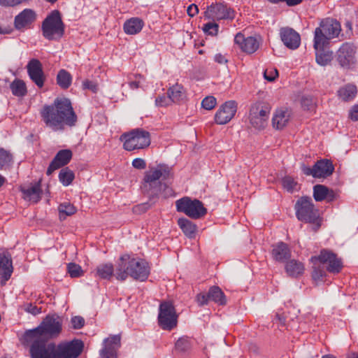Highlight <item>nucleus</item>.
I'll return each mask as SVG.
<instances>
[{"label":"nucleus","mask_w":358,"mask_h":358,"mask_svg":"<svg viewBox=\"0 0 358 358\" xmlns=\"http://www.w3.org/2000/svg\"><path fill=\"white\" fill-rule=\"evenodd\" d=\"M341 31V25L338 21L330 17L323 19L315 29L313 41H315V46L329 44V41L338 37Z\"/></svg>","instance_id":"423d86ee"},{"label":"nucleus","mask_w":358,"mask_h":358,"mask_svg":"<svg viewBox=\"0 0 358 358\" xmlns=\"http://www.w3.org/2000/svg\"><path fill=\"white\" fill-rule=\"evenodd\" d=\"M280 38L283 44L289 49L295 50L301 43L300 35L289 27H283L280 30Z\"/></svg>","instance_id":"412c9836"},{"label":"nucleus","mask_w":358,"mask_h":358,"mask_svg":"<svg viewBox=\"0 0 358 358\" xmlns=\"http://www.w3.org/2000/svg\"><path fill=\"white\" fill-rule=\"evenodd\" d=\"M40 115L45 125L53 131L73 127L78 122V116L71 101L66 97H58L52 104L44 105Z\"/></svg>","instance_id":"f257e3e1"},{"label":"nucleus","mask_w":358,"mask_h":358,"mask_svg":"<svg viewBox=\"0 0 358 358\" xmlns=\"http://www.w3.org/2000/svg\"><path fill=\"white\" fill-rule=\"evenodd\" d=\"M302 107L307 110H313L315 107L314 102L310 97H303L301 99Z\"/></svg>","instance_id":"4d7b16f0"},{"label":"nucleus","mask_w":358,"mask_h":358,"mask_svg":"<svg viewBox=\"0 0 358 358\" xmlns=\"http://www.w3.org/2000/svg\"><path fill=\"white\" fill-rule=\"evenodd\" d=\"M134 78H135L134 80H130L128 83L129 87L131 90H136V89L139 88L142 81L144 80V78L140 74L135 75Z\"/></svg>","instance_id":"5fc2aeb1"},{"label":"nucleus","mask_w":358,"mask_h":358,"mask_svg":"<svg viewBox=\"0 0 358 358\" xmlns=\"http://www.w3.org/2000/svg\"><path fill=\"white\" fill-rule=\"evenodd\" d=\"M217 104L216 99L213 96L204 98L201 102L202 107L206 110H212Z\"/></svg>","instance_id":"8fccbe9b"},{"label":"nucleus","mask_w":358,"mask_h":358,"mask_svg":"<svg viewBox=\"0 0 358 358\" xmlns=\"http://www.w3.org/2000/svg\"><path fill=\"white\" fill-rule=\"evenodd\" d=\"M150 266L143 259L124 255L120 258L116 268V278L125 280L128 276L135 280L145 281L150 275Z\"/></svg>","instance_id":"f03ea898"},{"label":"nucleus","mask_w":358,"mask_h":358,"mask_svg":"<svg viewBox=\"0 0 358 358\" xmlns=\"http://www.w3.org/2000/svg\"><path fill=\"white\" fill-rule=\"evenodd\" d=\"M172 101L169 95L165 96L164 94L159 96L155 99V105L157 107H166L170 106Z\"/></svg>","instance_id":"3c124183"},{"label":"nucleus","mask_w":358,"mask_h":358,"mask_svg":"<svg viewBox=\"0 0 358 358\" xmlns=\"http://www.w3.org/2000/svg\"><path fill=\"white\" fill-rule=\"evenodd\" d=\"M311 262H319L322 265L326 266V270L331 273H338L343 268V262L341 258L333 251L328 249H322L318 255L310 258Z\"/></svg>","instance_id":"f8f14e48"},{"label":"nucleus","mask_w":358,"mask_h":358,"mask_svg":"<svg viewBox=\"0 0 358 358\" xmlns=\"http://www.w3.org/2000/svg\"><path fill=\"white\" fill-rule=\"evenodd\" d=\"M357 47L352 43L345 42L336 52V60L339 65L345 69H350L357 64Z\"/></svg>","instance_id":"2eb2a0df"},{"label":"nucleus","mask_w":358,"mask_h":358,"mask_svg":"<svg viewBox=\"0 0 358 358\" xmlns=\"http://www.w3.org/2000/svg\"><path fill=\"white\" fill-rule=\"evenodd\" d=\"M170 173L169 167L164 164L150 167L145 172L141 189L143 193L148 195L150 201L158 197L162 187L160 180L168 179Z\"/></svg>","instance_id":"7ed1b4c3"},{"label":"nucleus","mask_w":358,"mask_h":358,"mask_svg":"<svg viewBox=\"0 0 358 358\" xmlns=\"http://www.w3.org/2000/svg\"><path fill=\"white\" fill-rule=\"evenodd\" d=\"M13 95L16 96H24L27 94L25 83L19 79H15L10 85Z\"/></svg>","instance_id":"4c0bfd02"},{"label":"nucleus","mask_w":358,"mask_h":358,"mask_svg":"<svg viewBox=\"0 0 358 358\" xmlns=\"http://www.w3.org/2000/svg\"><path fill=\"white\" fill-rule=\"evenodd\" d=\"M285 268L287 275L292 278H297L301 275L305 269L303 264L296 259L288 261L285 264Z\"/></svg>","instance_id":"473e14b6"},{"label":"nucleus","mask_w":358,"mask_h":358,"mask_svg":"<svg viewBox=\"0 0 358 358\" xmlns=\"http://www.w3.org/2000/svg\"><path fill=\"white\" fill-rule=\"evenodd\" d=\"M234 43L242 52L252 54L259 49L261 37L257 35L245 37L243 34L238 32L234 37Z\"/></svg>","instance_id":"dca6fc26"},{"label":"nucleus","mask_w":358,"mask_h":358,"mask_svg":"<svg viewBox=\"0 0 358 358\" xmlns=\"http://www.w3.org/2000/svg\"><path fill=\"white\" fill-rule=\"evenodd\" d=\"M67 271L71 278H78L83 275L81 266L76 263L68 264Z\"/></svg>","instance_id":"a18cd8bd"},{"label":"nucleus","mask_w":358,"mask_h":358,"mask_svg":"<svg viewBox=\"0 0 358 358\" xmlns=\"http://www.w3.org/2000/svg\"><path fill=\"white\" fill-rule=\"evenodd\" d=\"M190 347L191 345L189 339L184 337L179 338L175 344L176 350L181 352L187 351Z\"/></svg>","instance_id":"49530a36"},{"label":"nucleus","mask_w":358,"mask_h":358,"mask_svg":"<svg viewBox=\"0 0 358 358\" xmlns=\"http://www.w3.org/2000/svg\"><path fill=\"white\" fill-rule=\"evenodd\" d=\"M270 112L271 107L268 103L264 102L254 103L249 113L250 124L257 129H264L267 124Z\"/></svg>","instance_id":"9b49d317"},{"label":"nucleus","mask_w":358,"mask_h":358,"mask_svg":"<svg viewBox=\"0 0 358 358\" xmlns=\"http://www.w3.org/2000/svg\"><path fill=\"white\" fill-rule=\"evenodd\" d=\"M289 118V113L286 110H278L275 112L272 119V123L277 129H282L288 122Z\"/></svg>","instance_id":"f704fd0d"},{"label":"nucleus","mask_w":358,"mask_h":358,"mask_svg":"<svg viewBox=\"0 0 358 358\" xmlns=\"http://www.w3.org/2000/svg\"><path fill=\"white\" fill-rule=\"evenodd\" d=\"M357 94V86L348 83L339 88L337 92L338 96L343 101H350L355 99Z\"/></svg>","instance_id":"7c9ffc66"},{"label":"nucleus","mask_w":358,"mask_h":358,"mask_svg":"<svg viewBox=\"0 0 358 358\" xmlns=\"http://www.w3.org/2000/svg\"><path fill=\"white\" fill-rule=\"evenodd\" d=\"M313 197L316 201H322L326 199L332 201L335 198V194L324 185H316L313 187Z\"/></svg>","instance_id":"cd10ccee"},{"label":"nucleus","mask_w":358,"mask_h":358,"mask_svg":"<svg viewBox=\"0 0 358 358\" xmlns=\"http://www.w3.org/2000/svg\"><path fill=\"white\" fill-rule=\"evenodd\" d=\"M296 216L300 221L312 224V230L317 231L321 226L322 220L319 211L315 208L312 199L308 196L300 198L295 204Z\"/></svg>","instance_id":"39448f33"},{"label":"nucleus","mask_w":358,"mask_h":358,"mask_svg":"<svg viewBox=\"0 0 358 358\" xmlns=\"http://www.w3.org/2000/svg\"><path fill=\"white\" fill-rule=\"evenodd\" d=\"M132 166L137 169H144L146 167V163L141 158H136L132 161Z\"/></svg>","instance_id":"052dcab7"},{"label":"nucleus","mask_w":358,"mask_h":358,"mask_svg":"<svg viewBox=\"0 0 358 358\" xmlns=\"http://www.w3.org/2000/svg\"><path fill=\"white\" fill-rule=\"evenodd\" d=\"M72 83V76L65 69H61L57 76V83L62 89H68Z\"/></svg>","instance_id":"e433bc0d"},{"label":"nucleus","mask_w":358,"mask_h":358,"mask_svg":"<svg viewBox=\"0 0 358 358\" xmlns=\"http://www.w3.org/2000/svg\"><path fill=\"white\" fill-rule=\"evenodd\" d=\"M13 272L11 255L8 252L0 254L1 285L4 286Z\"/></svg>","instance_id":"4be33fe9"},{"label":"nucleus","mask_w":358,"mask_h":358,"mask_svg":"<svg viewBox=\"0 0 358 358\" xmlns=\"http://www.w3.org/2000/svg\"><path fill=\"white\" fill-rule=\"evenodd\" d=\"M350 117L353 121H358V104L354 106L350 111Z\"/></svg>","instance_id":"69168bd1"},{"label":"nucleus","mask_w":358,"mask_h":358,"mask_svg":"<svg viewBox=\"0 0 358 358\" xmlns=\"http://www.w3.org/2000/svg\"><path fill=\"white\" fill-rule=\"evenodd\" d=\"M283 187L289 192H293L298 185L297 182L291 176H285L282 180Z\"/></svg>","instance_id":"c03bdc74"},{"label":"nucleus","mask_w":358,"mask_h":358,"mask_svg":"<svg viewBox=\"0 0 358 358\" xmlns=\"http://www.w3.org/2000/svg\"><path fill=\"white\" fill-rule=\"evenodd\" d=\"M208 298L210 301H214L219 305H225L227 303L224 294L217 286H213L209 289Z\"/></svg>","instance_id":"c9c22d12"},{"label":"nucleus","mask_w":358,"mask_h":358,"mask_svg":"<svg viewBox=\"0 0 358 358\" xmlns=\"http://www.w3.org/2000/svg\"><path fill=\"white\" fill-rule=\"evenodd\" d=\"M13 162V155L3 148H0V170L6 166H10Z\"/></svg>","instance_id":"37998d69"},{"label":"nucleus","mask_w":358,"mask_h":358,"mask_svg":"<svg viewBox=\"0 0 358 358\" xmlns=\"http://www.w3.org/2000/svg\"><path fill=\"white\" fill-rule=\"evenodd\" d=\"M237 103L235 101H228L219 108L215 115V121L217 124L228 123L235 115Z\"/></svg>","instance_id":"aec40b11"},{"label":"nucleus","mask_w":358,"mask_h":358,"mask_svg":"<svg viewBox=\"0 0 358 358\" xmlns=\"http://www.w3.org/2000/svg\"><path fill=\"white\" fill-rule=\"evenodd\" d=\"M272 255L275 260L282 262L290 257L291 252L288 245L280 242L273 248Z\"/></svg>","instance_id":"2f4dec72"},{"label":"nucleus","mask_w":358,"mask_h":358,"mask_svg":"<svg viewBox=\"0 0 358 358\" xmlns=\"http://www.w3.org/2000/svg\"><path fill=\"white\" fill-rule=\"evenodd\" d=\"M82 341L73 340L71 342L57 345V358H77L83 350Z\"/></svg>","instance_id":"f3484780"},{"label":"nucleus","mask_w":358,"mask_h":358,"mask_svg":"<svg viewBox=\"0 0 358 358\" xmlns=\"http://www.w3.org/2000/svg\"><path fill=\"white\" fill-rule=\"evenodd\" d=\"M313 264V271L312 278L315 282L322 281L326 276V271L323 266L319 262H312Z\"/></svg>","instance_id":"58836bf2"},{"label":"nucleus","mask_w":358,"mask_h":358,"mask_svg":"<svg viewBox=\"0 0 358 358\" xmlns=\"http://www.w3.org/2000/svg\"><path fill=\"white\" fill-rule=\"evenodd\" d=\"M172 103H180L186 99V92L184 87L178 83L170 87L167 90Z\"/></svg>","instance_id":"c85d7f7f"},{"label":"nucleus","mask_w":358,"mask_h":358,"mask_svg":"<svg viewBox=\"0 0 358 358\" xmlns=\"http://www.w3.org/2000/svg\"><path fill=\"white\" fill-rule=\"evenodd\" d=\"M303 173L306 176H312L314 178L315 165L310 168L304 164L301 166Z\"/></svg>","instance_id":"338daca9"},{"label":"nucleus","mask_w":358,"mask_h":358,"mask_svg":"<svg viewBox=\"0 0 358 358\" xmlns=\"http://www.w3.org/2000/svg\"><path fill=\"white\" fill-rule=\"evenodd\" d=\"M214 60L220 64H225L227 62V59L222 54H216L214 57Z\"/></svg>","instance_id":"774afa93"},{"label":"nucleus","mask_w":358,"mask_h":358,"mask_svg":"<svg viewBox=\"0 0 358 358\" xmlns=\"http://www.w3.org/2000/svg\"><path fill=\"white\" fill-rule=\"evenodd\" d=\"M26 69L31 81L38 87H43L45 80V76L41 62L38 59H31L27 64Z\"/></svg>","instance_id":"6ab92c4d"},{"label":"nucleus","mask_w":358,"mask_h":358,"mask_svg":"<svg viewBox=\"0 0 358 358\" xmlns=\"http://www.w3.org/2000/svg\"><path fill=\"white\" fill-rule=\"evenodd\" d=\"M286 320L282 315L277 314L274 319V322L278 324V327H285L286 325Z\"/></svg>","instance_id":"0e129e2a"},{"label":"nucleus","mask_w":358,"mask_h":358,"mask_svg":"<svg viewBox=\"0 0 358 358\" xmlns=\"http://www.w3.org/2000/svg\"><path fill=\"white\" fill-rule=\"evenodd\" d=\"M21 191L25 199H28L34 203H37L41 199L42 191L40 182L27 188H22Z\"/></svg>","instance_id":"c756f323"},{"label":"nucleus","mask_w":358,"mask_h":358,"mask_svg":"<svg viewBox=\"0 0 358 358\" xmlns=\"http://www.w3.org/2000/svg\"><path fill=\"white\" fill-rule=\"evenodd\" d=\"M43 36L49 41L59 40L64 34V24L59 10H55L42 23Z\"/></svg>","instance_id":"0eeeda50"},{"label":"nucleus","mask_w":358,"mask_h":358,"mask_svg":"<svg viewBox=\"0 0 358 358\" xmlns=\"http://www.w3.org/2000/svg\"><path fill=\"white\" fill-rule=\"evenodd\" d=\"M187 13L189 17H194L199 13L198 6L192 3L187 7Z\"/></svg>","instance_id":"e2e57ef3"},{"label":"nucleus","mask_w":358,"mask_h":358,"mask_svg":"<svg viewBox=\"0 0 358 358\" xmlns=\"http://www.w3.org/2000/svg\"><path fill=\"white\" fill-rule=\"evenodd\" d=\"M71 326L75 329H81L85 324V320L81 316H74L71 320Z\"/></svg>","instance_id":"864d4df0"},{"label":"nucleus","mask_w":358,"mask_h":358,"mask_svg":"<svg viewBox=\"0 0 358 358\" xmlns=\"http://www.w3.org/2000/svg\"><path fill=\"white\" fill-rule=\"evenodd\" d=\"M62 330V320L57 315H47L35 329H29L24 334L25 340H48L57 338Z\"/></svg>","instance_id":"20e7f679"},{"label":"nucleus","mask_w":358,"mask_h":358,"mask_svg":"<svg viewBox=\"0 0 358 358\" xmlns=\"http://www.w3.org/2000/svg\"><path fill=\"white\" fill-rule=\"evenodd\" d=\"M120 141H123V148L127 151L143 149L150 144V136L148 131L143 129H134L129 133L121 135Z\"/></svg>","instance_id":"6e6552de"},{"label":"nucleus","mask_w":358,"mask_h":358,"mask_svg":"<svg viewBox=\"0 0 358 358\" xmlns=\"http://www.w3.org/2000/svg\"><path fill=\"white\" fill-rule=\"evenodd\" d=\"M209 301L208 292L207 294L200 293L196 296V302L200 306L208 304Z\"/></svg>","instance_id":"bf43d9fd"},{"label":"nucleus","mask_w":358,"mask_h":358,"mask_svg":"<svg viewBox=\"0 0 358 358\" xmlns=\"http://www.w3.org/2000/svg\"><path fill=\"white\" fill-rule=\"evenodd\" d=\"M176 206L178 212L183 213L193 219H199L207 213L201 201L196 199H191L187 196L177 200Z\"/></svg>","instance_id":"9d476101"},{"label":"nucleus","mask_w":358,"mask_h":358,"mask_svg":"<svg viewBox=\"0 0 358 358\" xmlns=\"http://www.w3.org/2000/svg\"><path fill=\"white\" fill-rule=\"evenodd\" d=\"M204 17L213 21L231 20L235 17V12L227 3L216 2L207 6L206 10L204 12Z\"/></svg>","instance_id":"4468645a"},{"label":"nucleus","mask_w":358,"mask_h":358,"mask_svg":"<svg viewBox=\"0 0 358 358\" xmlns=\"http://www.w3.org/2000/svg\"><path fill=\"white\" fill-rule=\"evenodd\" d=\"M74 178V173L68 167L62 169L59 173V180L64 186L69 185Z\"/></svg>","instance_id":"a19ab883"},{"label":"nucleus","mask_w":358,"mask_h":358,"mask_svg":"<svg viewBox=\"0 0 358 358\" xmlns=\"http://www.w3.org/2000/svg\"><path fill=\"white\" fill-rule=\"evenodd\" d=\"M60 219H65L66 216H70L76 213V207L70 203H61L58 207Z\"/></svg>","instance_id":"79ce46f5"},{"label":"nucleus","mask_w":358,"mask_h":358,"mask_svg":"<svg viewBox=\"0 0 358 358\" xmlns=\"http://www.w3.org/2000/svg\"><path fill=\"white\" fill-rule=\"evenodd\" d=\"M36 14L30 8H25L15 17L14 25L16 29L22 30L30 27L36 20Z\"/></svg>","instance_id":"5701e85b"},{"label":"nucleus","mask_w":358,"mask_h":358,"mask_svg":"<svg viewBox=\"0 0 358 358\" xmlns=\"http://www.w3.org/2000/svg\"><path fill=\"white\" fill-rule=\"evenodd\" d=\"M270 3L277 4L280 2H285L288 6H295L300 4L303 0H268Z\"/></svg>","instance_id":"13d9d810"},{"label":"nucleus","mask_w":358,"mask_h":358,"mask_svg":"<svg viewBox=\"0 0 358 358\" xmlns=\"http://www.w3.org/2000/svg\"><path fill=\"white\" fill-rule=\"evenodd\" d=\"M329 44L320 45V47L315 46V41H313V47L315 50L316 62L321 66H326L333 59V52L327 49Z\"/></svg>","instance_id":"a878e982"},{"label":"nucleus","mask_w":358,"mask_h":358,"mask_svg":"<svg viewBox=\"0 0 358 358\" xmlns=\"http://www.w3.org/2000/svg\"><path fill=\"white\" fill-rule=\"evenodd\" d=\"M114 268L112 264L99 265L96 268V274L103 279H109L113 274Z\"/></svg>","instance_id":"ea45409f"},{"label":"nucleus","mask_w":358,"mask_h":358,"mask_svg":"<svg viewBox=\"0 0 358 358\" xmlns=\"http://www.w3.org/2000/svg\"><path fill=\"white\" fill-rule=\"evenodd\" d=\"M83 86L84 89H88L92 90L93 92H96L97 91V85L93 81L86 80L83 83Z\"/></svg>","instance_id":"680f3d73"},{"label":"nucleus","mask_w":358,"mask_h":358,"mask_svg":"<svg viewBox=\"0 0 358 358\" xmlns=\"http://www.w3.org/2000/svg\"><path fill=\"white\" fill-rule=\"evenodd\" d=\"M278 76V72L275 69H266L264 73V77L268 81H273Z\"/></svg>","instance_id":"6e6d98bb"},{"label":"nucleus","mask_w":358,"mask_h":358,"mask_svg":"<svg viewBox=\"0 0 358 358\" xmlns=\"http://www.w3.org/2000/svg\"><path fill=\"white\" fill-rule=\"evenodd\" d=\"M334 171L332 162L329 159H321L315 164V178H326L330 176Z\"/></svg>","instance_id":"393cba45"},{"label":"nucleus","mask_w":358,"mask_h":358,"mask_svg":"<svg viewBox=\"0 0 358 358\" xmlns=\"http://www.w3.org/2000/svg\"><path fill=\"white\" fill-rule=\"evenodd\" d=\"M21 308L25 312L34 316L39 315L42 312L41 308H38L31 303H24Z\"/></svg>","instance_id":"09e8293b"},{"label":"nucleus","mask_w":358,"mask_h":358,"mask_svg":"<svg viewBox=\"0 0 358 358\" xmlns=\"http://www.w3.org/2000/svg\"><path fill=\"white\" fill-rule=\"evenodd\" d=\"M72 157V152L70 150H59L47 169V175L50 176L55 170L66 165Z\"/></svg>","instance_id":"b1692460"},{"label":"nucleus","mask_w":358,"mask_h":358,"mask_svg":"<svg viewBox=\"0 0 358 358\" xmlns=\"http://www.w3.org/2000/svg\"><path fill=\"white\" fill-rule=\"evenodd\" d=\"M144 22L141 18L131 17L124 22L123 29L127 34L135 35L142 30Z\"/></svg>","instance_id":"bb28decb"},{"label":"nucleus","mask_w":358,"mask_h":358,"mask_svg":"<svg viewBox=\"0 0 358 358\" xmlns=\"http://www.w3.org/2000/svg\"><path fill=\"white\" fill-rule=\"evenodd\" d=\"M31 342L30 355L31 358H57V345L54 343H47L41 339L25 340Z\"/></svg>","instance_id":"ddd939ff"},{"label":"nucleus","mask_w":358,"mask_h":358,"mask_svg":"<svg viewBox=\"0 0 358 358\" xmlns=\"http://www.w3.org/2000/svg\"><path fill=\"white\" fill-rule=\"evenodd\" d=\"M178 224L186 236L192 238L195 236L197 227L187 218H180Z\"/></svg>","instance_id":"72a5a7b5"},{"label":"nucleus","mask_w":358,"mask_h":358,"mask_svg":"<svg viewBox=\"0 0 358 358\" xmlns=\"http://www.w3.org/2000/svg\"><path fill=\"white\" fill-rule=\"evenodd\" d=\"M178 315L171 301H163L159 306L158 324L164 330L171 331L177 327Z\"/></svg>","instance_id":"1a4fd4ad"},{"label":"nucleus","mask_w":358,"mask_h":358,"mask_svg":"<svg viewBox=\"0 0 358 358\" xmlns=\"http://www.w3.org/2000/svg\"><path fill=\"white\" fill-rule=\"evenodd\" d=\"M202 29L207 35L216 36L218 33L219 25L215 22H210L203 24Z\"/></svg>","instance_id":"de8ad7c7"},{"label":"nucleus","mask_w":358,"mask_h":358,"mask_svg":"<svg viewBox=\"0 0 358 358\" xmlns=\"http://www.w3.org/2000/svg\"><path fill=\"white\" fill-rule=\"evenodd\" d=\"M121 346L120 334L110 335L102 343V348L99 350L101 358H117V350Z\"/></svg>","instance_id":"a211bd4d"},{"label":"nucleus","mask_w":358,"mask_h":358,"mask_svg":"<svg viewBox=\"0 0 358 358\" xmlns=\"http://www.w3.org/2000/svg\"><path fill=\"white\" fill-rule=\"evenodd\" d=\"M153 203H150L149 201V202H145V203H142L136 205L133 208V212L134 213H137V214H141V213H145L148 209L150 208V207L152 206V205Z\"/></svg>","instance_id":"603ef678"}]
</instances>
